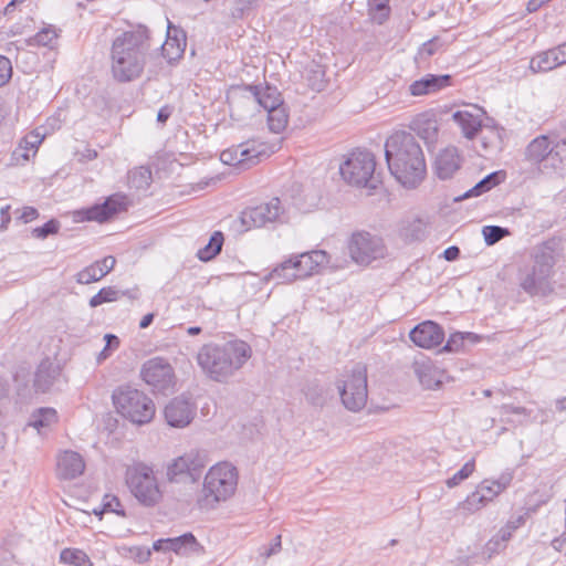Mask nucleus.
Returning <instances> with one entry per match:
<instances>
[{"mask_svg":"<svg viewBox=\"0 0 566 566\" xmlns=\"http://www.w3.org/2000/svg\"><path fill=\"white\" fill-rule=\"evenodd\" d=\"M60 563L71 566H94L88 555L80 548H64L60 553Z\"/></svg>","mask_w":566,"mask_h":566,"instance_id":"obj_28","label":"nucleus"},{"mask_svg":"<svg viewBox=\"0 0 566 566\" xmlns=\"http://www.w3.org/2000/svg\"><path fill=\"white\" fill-rule=\"evenodd\" d=\"M369 7L373 19L378 23H382L389 17V0H370Z\"/></svg>","mask_w":566,"mask_h":566,"instance_id":"obj_42","label":"nucleus"},{"mask_svg":"<svg viewBox=\"0 0 566 566\" xmlns=\"http://www.w3.org/2000/svg\"><path fill=\"white\" fill-rule=\"evenodd\" d=\"M409 127L424 142H434L439 134L438 118L436 113L431 109L415 115Z\"/></svg>","mask_w":566,"mask_h":566,"instance_id":"obj_18","label":"nucleus"},{"mask_svg":"<svg viewBox=\"0 0 566 566\" xmlns=\"http://www.w3.org/2000/svg\"><path fill=\"white\" fill-rule=\"evenodd\" d=\"M140 376L154 391L158 392L170 390L176 384L172 367L165 359L158 357L151 358L143 365Z\"/></svg>","mask_w":566,"mask_h":566,"instance_id":"obj_12","label":"nucleus"},{"mask_svg":"<svg viewBox=\"0 0 566 566\" xmlns=\"http://www.w3.org/2000/svg\"><path fill=\"white\" fill-rule=\"evenodd\" d=\"M12 76V64L11 61L0 55V87L6 85Z\"/></svg>","mask_w":566,"mask_h":566,"instance_id":"obj_48","label":"nucleus"},{"mask_svg":"<svg viewBox=\"0 0 566 566\" xmlns=\"http://www.w3.org/2000/svg\"><path fill=\"white\" fill-rule=\"evenodd\" d=\"M451 85V76L449 74L434 75L427 74L426 76L413 81L409 85V93L411 96L419 97L429 94H434Z\"/></svg>","mask_w":566,"mask_h":566,"instance_id":"obj_20","label":"nucleus"},{"mask_svg":"<svg viewBox=\"0 0 566 566\" xmlns=\"http://www.w3.org/2000/svg\"><path fill=\"white\" fill-rule=\"evenodd\" d=\"M42 143V137L38 133L28 134L13 150L11 155V165L23 166L38 154Z\"/></svg>","mask_w":566,"mask_h":566,"instance_id":"obj_23","label":"nucleus"},{"mask_svg":"<svg viewBox=\"0 0 566 566\" xmlns=\"http://www.w3.org/2000/svg\"><path fill=\"white\" fill-rule=\"evenodd\" d=\"M149 38L144 30L125 31L116 36L111 46V73L117 82H132L138 78L145 67Z\"/></svg>","mask_w":566,"mask_h":566,"instance_id":"obj_2","label":"nucleus"},{"mask_svg":"<svg viewBox=\"0 0 566 566\" xmlns=\"http://www.w3.org/2000/svg\"><path fill=\"white\" fill-rule=\"evenodd\" d=\"M125 484L132 496L143 506L154 507L161 503L164 489L154 467L134 462L126 467Z\"/></svg>","mask_w":566,"mask_h":566,"instance_id":"obj_3","label":"nucleus"},{"mask_svg":"<svg viewBox=\"0 0 566 566\" xmlns=\"http://www.w3.org/2000/svg\"><path fill=\"white\" fill-rule=\"evenodd\" d=\"M220 348L229 365V374L240 368L251 356V348L243 340L229 342Z\"/></svg>","mask_w":566,"mask_h":566,"instance_id":"obj_24","label":"nucleus"},{"mask_svg":"<svg viewBox=\"0 0 566 566\" xmlns=\"http://www.w3.org/2000/svg\"><path fill=\"white\" fill-rule=\"evenodd\" d=\"M27 0H11L3 9L4 14H10L13 12L15 6L25 2Z\"/></svg>","mask_w":566,"mask_h":566,"instance_id":"obj_57","label":"nucleus"},{"mask_svg":"<svg viewBox=\"0 0 566 566\" xmlns=\"http://www.w3.org/2000/svg\"><path fill=\"white\" fill-rule=\"evenodd\" d=\"M367 396V369L364 365H357L344 376L342 401L347 409L356 411L366 405Z\"/></svg>","mask_w":566,"mask_h":566,"instance_id":"obj_11","label":"nucleus"},{"mask_svg":"<svg viewBox=\"0 0 566 566\" xmlns=\"http://www.w3.org/2000/svg\"><path fill=\"white\" fill-rule=\"evenodd\" d=\"M289 125V112L285 105L268 112V126L271 132L280 134L286 129Z\"/></svg>","mask_w":566,"mask_h":566,"instance_id":"obj_29","label":"nucleus"},{"mask_svg":"<svg viewBox=\"0 0 566 566\" xmlns=\"http://www.w3.org/2000/svg\"><path fill=\"white\" fill-rule=\"evenodd\" d=\"M475 471V461L472 459L468 461L453 476L447 480V486L454 488L463 480L468 479Z\"/></svg>","mask_w":566,"mask_h":566,"instance_id":"obj_43","label":"nucleus"},{"mask_svg":"<svg viewBox=\"0 0 566 566\" xmlns=\"http://www.w3.org/2000/svg\"><path fill=\"white\" fill-rule=\"evenodd\" d=\"M128 178L136 188L148 187L151 182V170L146 166H139L129 172Z\"/></svg>","mask_w":566,"mask_h":566,"instance_id":"obj_39","label":"nucleus"},{"mask_svg":"<svg viewBox=\"0 0 566 566\" xmlns=\"http://www.w3.org/2000/svg\"><path fill=\"white\" fill-rule=\"evenodd\" d=\"M56 38H57V34H56L55 30L43 29L42 31H40L35 34L34 40L38 44L49 45V44L53 43V41H55Z\"/></svg>","mask_w":566,"mask_h":566,"instance_id":"obj_51","label":"nucleus"},{"mask_svg":"<svg viewBox=\"0 0 566 566\" xmlns=\"http://www.w3.org/2000/svg\"><path fill=\"white\" fill-rule=\"evenodd\" d=\"M153 321H154V314L153 313L146 314L140 319L139 327L140 328H147L153 323Z\"/></svg>","mask_w":566,"mask_h":566,"instance_id":"obj_58","label":"nucleus"},{"mask_svg":"<svg viewBox=\"0 0 566 566\" xmlns=\"http://www.w3.org/2000/svg\"><path fill=\"white\" fill-rule=\"evenodd\" d=\"M467 339L473 340L475 339V336L471 333H452L449 336L443 349L446 352H460L464 348Z\"/></svg>","mask_w":566,"mask_h":566,"instance_id":"obj_41","label":"nucleus"},{"mask_svg":"<svg viewBox=\"0 0 566 566\" xmlns=\"http://www.w3.org/2000/svg\"><path fill=\"white\" fill-rule=\"evenodd\" d=\"M202 464L191 455H181L175 459L167 468L169 482H193L199 475Z\"/></svg>","mask_w":566,"mask_h":566,"instance_id":"obj_15","label":"nucleus"},{"mask_svg":"<svg viewBox=\"0 0 566 566\" xmlns=\"http://www.w3.org/2000/svg\"><path fill=\"white\" fill-rule=\"evenodd\" d=\"M273 149L264 143L248 140L233 145L220 154V160L232 167H249L259 163L262 158L269 157Z\"/></svg>","mask_w":566,"mask_h":566,"instance_id":"obj_10","label":"nucleus"},{"mask_svg":"<svg viewBox=\"0 0 566 566\" xmlns=\"http://www.w3.org/2000/svg\"><path fill=\"white\" fill-rule=\"evenodd\" d=\"M462 156L454 146H448L439 151L434 161V169L439 178L452 177L461 167Z\"/></svg>","mask_w":566,"mask_h":566,"instance_id":"obj_19","label":"nucleus"},{"mask_svg":"<svg viewBox=\"0 0 566 566\" xmlns=\"http://www.w3.org/2000/svg\"><path fill=\"white\" fill-rule=\"evenodd\" d=\"M83 457L71 450L62 451L56 458V475L62 480H73L81 476L85 471Z\"/></svg>","mask_w":566,"mask_h":566,"instance_id":"obj_17","label":"nucleus"},{"mask_svg":"<svg viewBox=\"0 0 566 566\" xmlns=\"http://www.w3.org/2000/svg\"><path fill=\"white\" fill-rule=\"evenodd\" d=\"M120 297V292L114 286H105L101 289L90 300V306L96 307L104 303L116 302Z\"/></svg>","mask_w":566,"mask_h":566,"instance_id":"obj_36","label":"nucleus"},{"mask_svg":"<svg viewBox=\"0 0 566 566\" xmlns=\"http://www.w3.org/2000/svg\"><path fill=\"white\" fill-rule=\"evenodd\" d=\"M484 112L476 105L453 113V120L460 126L463 135L468 139H473L479 134L483 124Z\"/></svg>","mask_w":566,"mask_h":566,"instance_id":"obj_16","label":"nucleus"},{"mask_svg":"<svg viewBox=\"0 0 566 566\" xmlns=\"http://www.w3.org/2000/svg\"><path fill=\"white\" fill-rule=\"evenodd\" d=\"M171 113L172 108L169 105L163 106L157 114V120L161 124H165L170 117Z\"/></svg>","mask_w":566,"mask_h":566,"instance_id":"obj_53","label":"nucleus"},{"mask_svg":"<svg viewBox=\"0 0 566 566\" xmlns=\"http://www.w3.org/2000/svg\"><path fill=\"white\" fill-rule=\"evenodd\" d=\"M129 200L126 195L114 193L105 199L103 203L96 205L97 213L99 214V223L106 222L117 214L127 210Z\"/></svg>","mask_w":566,"mask_h":566,"instance_id":"obj_25","label":"nucleus"},{"mask_svg":"<svg viewBox=\"0 0 566 566\" xmlns=\"http://www.w3.org/2000/svg\"><path fill=\"white\" fill-rule=\"evenodd\" d=\"M116 412L126 421L143 426L149 423L156 415V406L143 390L124 386L112 395Z\"/></svg>","mask_w":566,"mask_h":566,"instance_id":"obj_5","label":"nucleus"},{"mask_svg":"<svg viewBox=\"0 0 566 566\" xmlns=\"http://www.w3.org/2000/svg\"><path fill=\"white\" fill-rule=\"evenodd\" d=\"M197 359L201 368L213 379L219 380L229 375V365L226 364L223 353L218 346H203L198 353Z\"/></svg>","mask_w":566,"mask_h":566,"instance_id":"obj_14","label":"nucleus"},{"mask_svg":"<svg viewBox=\"0 0 566 566\" xmlns=\"http://www.w3.org/2000/svg\"><path fill=\"white\" fill-rule=\"evenodd\" d=\"M484 240L488 245H492L509 234L506 229L496 226H486L482 229Z\"/></svg>","mask_w":566,"mask_h":566,"instance_id":"obj_47","label":"nucleus"},{"mask_svg":"<svg viewBox=\"0 0 566 566\" xmlns=\"http://www.w3.org/2000/svg\"><path fill=\"white\" fill-rule=\"evenodd\" d=\"M504 171L492 172L488 175L484 179H482L480 182H478L473 188H471L465 193V197H478L497 186L501 181L504 180Z\"/></svg>","mask_w":566,"mask_h":566,"instance_id":"obj_30","label":"nucleus"},{"mask_svg":"<svg viewBox=\"0 0 566 566\" xmlns=\"http://www.w3.org/2000/svg\"><path fill=\"white\" fill-rule=\"evenodd\" d=\"M106 346L98 355V360L105 359L109 356L112 350H115L119 347V338L113 334L105 335Z\"/></svg>","mask_w":566,"mask_h":566,"instance_id":"obj_49","label":"nucleus"},{"mask_svg":"<svg viewBox=\"0 0 566 566\" xmlns=\"http://www.w3.org/2000/svg\"><path fill=\"white\" fill-rule=\"evenodd\" d=\"M224 237L222 232L216 231L210 237L207 245L198 251V258L201 261H210L218 255L222 249Z\"/></svg>","mask_w":566,"mask_h":566,"instance_id":"obj_32","label":"nucleus"},{"mask_svg":"<svg viewBox=\"0 0 566 566\" xmlns=\"http://www.w3.org/2000/svg\"><path fill=\"white\" fill-rule=\"evenodd\" d=\"M60 230V222L55 219H51L41 227L32 229L31 234L35 239L44 240L49 235H54Z\"/></svg>","mask_w":566,"mask_h":566,"instance_id":"obj_44","label":"nucleus"},{"mask_svg":"<svg viewBox=\"0 0 566 566\" xmlns=\"http://www.w3.org/2000/svg\"><path fill=\"white\" fill-rule=\"evenodd\" d=\"M9 209H10V207L7 206L6 208L2 209V213H8Z\"/></svg>","mask_w":566,"mask_h":566,"instance_id":"obj_63","label":"nucleus"},{"mask_svg":"<svg viewBox=\"0 0 566 566\" xmlns=\"http://www.w3.org/2000/svg\"><path fill=\"white\" fill-rule=\"evenodd\" d=\"M553 50L558 51V53L556 54V57L558 61V66L562 64H565L566 63V43L562 44Z\"/></svg>","mask_w":566,"mask_h":566,"instance_id":"obj_55","label":"nucleus"},{"mask_svg":"<svg viewBox=\"0 0 566 566\" xmlns=\"http://www.w3.org/2000/svg\"><path fill=\"white\" fill-rule=\"evenodd\" d=\"M386 159L394 177L406 188H416L427 175L422 148L401 132L391 134L385 144Z\"/></svg>","mask_w":566,"mask_h":566,"instance_id":"obj_1","label":"nucleus"},{"mask_svg":"<svg viewBox=\"0 0 566 566\" xmlns=\"http://www.w3.org/2000/svg\"><path fill=\"white\" fill-rule=\"evenodd\" d=\"M75 157L80 163L92 161L98 157V153L96 149L92 148L90 145H85L82 149H77L75 151Z\"/></svg>","mask_w":566,"mask_h":566,"instance_id":"obj_50","label":"nucleus"},{"mask_svg":"<svg viewBox=\"0 0 566 566\" xmlns=\"http://www.w3.org/2000/svg\"><path fill=\"white\" fill-rule=\"evenodd\" d=\"M503 490V484L497 481H484L475 489L478 495L483 499L486 505L500 495Z\"/></svg>","mask_w":566,"mask_h":566,"instance_id":"obj_35","label":"nucleus"},{"mask_svg":"<svg viewBox=\"0 0 566 566\" xmlns=\"http://www.w3.org/2000/svg\"><path fill=\"white\" fill-rule=\"evenodd\" d=\"M350 259L358 265L367 266L387 255V247L381 237L367 231H357L348 240Z\"/></svg>","mask_w":566,"mask_h":566,"instance_id":"obj_8","label":"nucleus"},{"mask_svg":"<svg viewBox=\"0 0 566 566\" xmlns=\"http://www.w3.org/2000/svg\"><path fill=\"white\" fill-rule=\"evenodd\" d=\"M558 51L548 50L536 55L531 61V66L537 72H547L558 66L556 54Z\"/></svg>","mask_w":566,"mask_h":566,"instance_id":"obj_33","label":"nucleus"},{"mask_svg":"<svg viewBox=\"0 0 566 566\" xmlns=\"http://www.w3.org/2000/svg\"><path fill=\"white\" fill-rule=\"evenodd\" d=\"M415 371L426 389H437L447 378V371L429 359L415 363Z\"/></svg>","mask_w":566,"mask_h":566,"instance_id":"obj_21","label":"nucleus"},{"mask_svg":"<svg viewBox=\"0 0 566 566\" xmlns=\"http://www.w3.org/2000/svg\"><path fill=\"white\" fill-rule=\"evenodd\" d=\"M189 332H190L191 334H197V333H199V328H198V327H191V328L189 329Z\"/></svg>","mask_w":566,"mask_h":566,"instance_id":"obj_62","label":"nucleus"},{"mask_svg":"<svg viewBox=\"0 0 566 566\" xmlns=\"http://www.w3.org/2000/svg\"><path fill=\"white\" fill-rule=\"evenodd\" d=\"M39 218V211L34 207L25 206L19 210L18 219L22 223H30Z\"/></svg>","mask_w":566,"mask_h":566,"instance_id":"obj_52","label":"nucleus"},{"mask_svg":"<svg viewBox=\"0 0 566 566\" xmlns=\"http://www.w3.org/2000/svg\"><path fill=\"white\" fill-rule=\"evenodd\" d=\"M433 43L432 42H427L422 45L421 48V52L422 53H426L427 55H432L434 53V48H433Z\"/></svg>","mask_w":566,"mask_h":566,"instance_id":"obj_60","label":"nucleus"},{"mask_svg":"<svg viewBox=\"0 0 566 566\" xmlns=\"http://www.w3.org/2000/svg\"><path fill=\"white\" fill-rule=\"evenodd\" d=\"M164 415L169 426L182 428L191 422L193 408L185 399H174L166 406Z\"/></svg>","mask_w":566,"mask_h":566,"instance_id":"obj_22","label":"nucleus"},{"mask_svg":"<svg viewBox=\"0 0 566 566\" xmlns=\"http://www.w3.org/2000/svg\"><path fill=\"white\" fill-rule=\"evenodd\" d=\"M285 209L277 197L247 207L240 214V222L245 230L264 227L268 223L283 222Z\"/></svg>","mask_w":566,"mask_h":566,"instance_id":"obj_9","label":"nucleus"},{"mask_svg":"<svg viewBox=\"0 0 566 566\" xmlns=\"http://www.w3.org/2000/svg\"><path fill=\"white\" fill-rule=\"evenodd\" d=\"M164 545L166 546V539H159V541L154 543V549L155 551H160V549L164 548Z\"/></svg>","mask_w":566,"mask_h":566,"instance_id":"obj_61","label":"nucleus"},{"mask_svg":"<svg viewBox=\"0 0 566 566\" xmlns=\"http://www.w3.org/2000/svg\"><path fill=\"white\" fill-rule=\"evenodd\" d=\"M96 515H102L103 513H115L118 516H125V510L119 501V499L112 494H106L103 499L102 510H94Z\"/></svg>","mask_w":566,"mask_h":566,"instance_id":"obj_40","label":"nucleus"},{"mask_svg":"<svg viewBox=\"0 0 566 566\" xmlns=\"http://www.w3.org/2000/svg\"><path fill=\"white\" fill-rule=\"evenodd\" d=\"M544 3L541 0H530L527 3V11L528 12H535L538 10Z\"/></svg>","mask_w":566,"mask_h":566,"instance_id":"obj_59","label":"nucleus"},{"mask_svg":"<svg viewBox=\"0 0 566 566\" xmlns=\"http://www.w3.org/2000/svg\"><path fill=\"white\" fill-rule=\"evenodd\" d=\"M115 264L116 260L114 256H105L82 270L78 273V282L82 284L97 282L108 274L114 269Z\"/></svg>","mask_w":566,"mask_h":566,"instance_id":"obj_26","label":"nucleus"},{"mask_svg":"<svg viewBox=\"0 0 566 566\" xmlns=\"http://www.w3.org/2000/svg\"><path fill=\"white\" fill-rule=\"evenodd\" d=\"M96 205L72 211V219L75 222H91L95 221L99 223V214L97 213Z\"/></svg>","mask_w":566,"mask_h":566,"instance_id":"obj_46","label":"nucleus"},{"mask_svg":"<svg viewBox=\"0 0 566 566\" xmlns=\"http://www.w3.org/2000/svg\"><path fill=\"white\" fill-rule=\"evenodd\" d=\"M553 50L558 51V53L556 54V57L558 61V66L562 64H565L566 63V43L562 44Z\"/></svg>","mask_w":566,"mask_h":566,"instance_id":"obj_56","label":"nucleus"},{"mask_svg":"<svg viewBox=\"0 0 566 566\" xmlns=\"http://www.w3.org/2000/svg\"><path fill=\"white\" fill-rule=\"evenodd\" d=\"M57 422V413L53 408H42L34 415L32 426L41 430Z\"/></svg>","mask_w":566,"mask_h":566,"instance_id":"obj_38","label":"nucleus"},{"mask_svg":"<svg viewBox=\"0 0 566 566\" xmlns=\"http://www.w3.org/2000/svg\"><path fill=\"white\" fill-rule=\"evenodd\" d=\"M486 503L483 501V499L478 495L476 491H474L465 497V500L460 504V507L467 514H473L483 509Z\"/></svg>","mask_w":566,"mask_h":566,"instance_id":"obj_45","label":"nucleus"},{"mask_svg":"<svg viewBox=\"0 0 566 566\" xmlns=\"http://www.w3.org/2000/svg\"><path fill=\"white\" fill-rule=\"evenodd\" d=\"M328 262L325 251L314 250L285 260L273 270L272 275L286 282L303 280L321 272Z\"/></svg>","mask_w":566,"mask_h":566,"instance_id":"obj_7","label":"nucleus"},{"mask_svg":"<svg viewBox=\"0 0 566 566\" xmlns=\"http://www.w3.org/2000/svg\"><path fill=\"white\" fill-rule=\"evenodd\" d=\"M409 338L417 347L433 349L443 343L446 334L441 325L428 319L416 325L410 331Z\"/></svg>","mask_w":566,"mask_h":566,"instance_id":"obj_13","label":"nucleus"},{"mask_svg":"<svg viewBox=\"0 0 566 566\" xmlns=\"http://www.w3.org/2000/svg\"><path fill=\"white\" fill-rule=\"evenodd\" d=\"M375 170V156L370 151L360 148L348 153L339 165V174L347 185L370 190L382 188Z\"/></svg>","mask_w":566,"mask_h":566,"instance_id":"obj_6","label":"nucleus"},{"mask_svg":"<svg viewBox=\"0 0 566 566\" xmlns=\"http://www.w3.org/2000/svg\"><path fill=\"white\" fill-rule=\"evenodd\" d=\"M238 480V471L232 464L219 462L212 465L205 476L199 505L209 509L227 501L235 493Z\"/></svg>","mask_w":566,"mask_h":566,"instance_id":"obj_4","label":"nucleus"},{"mask_svg":"<svg viewBox=\"0 0 566 566\" xmlns=\"http://www.w3.org/2000/svg\"><path fill=\"white\" fill-rule=\"evenodd\" d=\"M186 41L182 39L179 41L178 39H174L170 36V31H168V36L164 42L161 50L164 56L169 61H176L180 59L185 52Z\"/></svg>","mask_w":566,"mask_h":566,"instance_id":"obj_34","label":"nucleus"},{"mask_svg":"<svg viewBox=\"0 0 566 566\" xmlns=\"http://www.w3.org/2000/svg\"><path fill=\"white\" fill-rule=\"evenodd\" d=\"M552 151L551 142L547 136L542 135L533 139L526 149L528 160L539 163Z\"/></svg>","mask_w":566,"mask_h":566,"instance_id":"obj_27","label":"nucleus"},{"mask_svg":"<svg viewBox=\"0 0 566 566\" xmlns=\"http://www.w3.org/2000/svg\"><path fill=\"white\" fill-rule=\"evenodd\" d=\"M256 97H258L259 104L266 112H270L271 109L279 108V107L285 105L283 103L281 94L275 88H271L269 86L259 90L256 92Z\"/></svg>","mask_w":566,"mask_h":566,"instance_id":"obj_31","label":"nucleus"},{"mask_svg":"<svg viewBox=\"0 0 566 566\" xmlns=\"http://www.w3.org/2000/svg\"><path fill=\"white\" fill-rule=\"evenodd\" d=\"M541 1H542L543 3H546V2H548L549 0H541Z\"/></svg>","mask_w":566,"mask_h":566,"instance_id":"obj_64","label":"nucleus"},{"mask_svg":"<svg viewBox=\"0 0 566 566\" xmlns=\"http://www.w3.org/2000/svg\"><path fill=\"white\" fill-rule=\"evenodd\" d=\"M196 544H197V539L190 533L184 534L179 537L166 539V548L170 549L177 554L185 553L186 547H192Z\"/></svg>","mask_w":566,"mask_h":566,"instance_id":"obj_37","label":"nucleus"},{"mask_svg":"<svg viewBox=\"0 0 566 566\" xmlns=\"http://www.w3.org/2000/svg\"><path fill=\"white\" fill-rule=\"evenodd\" d=\"M459 254H460V250L458 247H449L443 252V255L448 261H453V260L458 259Z\"/></svg>","mask_w":566,"mask_h":566,"instance_id":"obj_54","label":"nucleus"}]
</instances>
